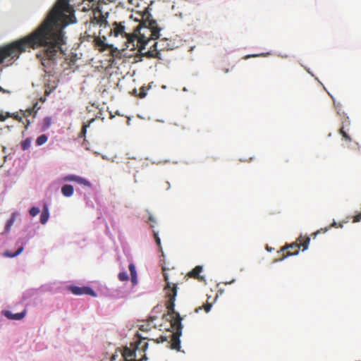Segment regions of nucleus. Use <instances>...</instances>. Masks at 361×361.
I'll return each instance as SVG.
<instances>
[{
  "label": "nucleus",
  "instance_id": "26",
  "mask_svg": "<svg viewBox=\"0 0 361 361\" xmlns=\"http://www.w3.org/2000/svg\"><path fill=\"white\" fill-rule=\"evenodd\" d=\"M11 114L6 113V114H0V121H4L7 118L11 117Z\"/></svg>",
  "mask_w": 361,
  "mask_h": 361
},
{
  "label": "nucleus",
  "instance_id": "22",
  "mask_svg": "<svg viewBox=\"0 0 361 361\" xmlns=\"http://www.w3.org/2000/svg\"><path fill=\"white\" fill-rule=\"evenodd\" d=\"M154 238L155 240L156 244L159 247L160 250H161V240L159 237L158 233L155 231H154Z\"/></svg>",
  "mask_w": 361,
  "mask_h": 361
},
{
  "label": "nucleus",
  "instance_id": "16",
  "mask_svg": "<svg viewBox=\"0 0 361 361\" xmlns=\"http://www.w3.org/2000/svg\"><path fill=\"white\" fill-rule=\"evenodd\" d=\"M70 290H71V292L75 294V295H82L84 294V287L83 288H80V287H78V286H71L70 288Z\"/></svg>",
  "mask_w": 361,
  "mask_h": 361
},
{
  "label": "nucleus",
  "instance_id": "3",
  "mask_svg": "<svg viewBox=\"0 0 361 361\" xmlns=\"http://www.w3.org/2000/svg\"><path fill=\"white\" fill-rule=\"evenodd\" d=\"M310 241V239L309 237L300 235L296 239L295 242L283 247L281 250L282 256L280 260L290 256L298 255L301 247L303 251L306 250L308 248Z\"/></svg>",
  "mask_w": 361,
  "mask_h": 361
},
{
  "label": "nucleus",
  "instance_id": "28",
  "mask_svg": "<svg viewBox=\"0 0 361 361\" xmlns=\"http://www.w3.org/2000/svg\"><path fill=\"white\" fill-rule=\"evenodd\" d=\"M166 341V338L164 336H161L159 338H158L156 340V343H164Z\"/></svg>",
  "mask_w": 361,
  "mask_h": 361
},
{
  "label": "nucleus",
  "instance_id": "21",
  "mask_svg": "<svg viewBox=\"0 0 361 361\" xmlns=\"http://www.w3.org/2000/svg\"><path fill=\"white\" fill-rule=\"evenodd\" d=\"M39 209L36 207H32L29 213L32 216H35L39 213Z\"/></svg>",
  "mask_w": 361,
  "mask_h": 361
},
{
  "label": "nucleus",
  "instance_id": "34",
  "mask_svg": "<svg viewBox=\"0 0 361 361\" xmlns=\"http://www.w3.org/2000/svg\"><path fill=\"white\" fill-rule=\"evenodd\" d=\"M126 166L128 167V168H130L132 166V162L131 161H128L126 163Z\"/></svg>",
  "mask_w": 361,
  "mask_h": 361
},
{
  "label": "nucleus",
  "instance_id": "38",
  "mask_svg": "<svg viewBox=\"0 0 361 361\" xmlns=\"http://www.w3.org/2000/svg\"><path fill=\"white\" fill-rule=\"evenodd\" d=\"M331 226H336V222H334L331 225Z\"/></svg>",
  "mask_w": 361,
  "mask_h": 361
},
{
  "label": "nucleus",
  "instance_id": "8",
  "mask_svg": "<svg viewBox=\"0 0 361 361\" xmlns=\"http://www.w3.org/2000/svg\"><path fill=\"white\" fill-rule=\"evenodd\" d=\"M27 314V310L24 309L21 312L19 313H12L10 311H6L4 315L9 319L13 320H20L23 319Z\"/></svg>",
  "mask_w": 361,
  "mask_h": 361
},
{
  "label": "nucleus",
  "instance_id": "12",
  "mask_svg": "<svg viewBox=\"0 0 361 361\" xmlns=\"http://www.w3.org/2000/svg\"><path fill=\"white\" fill-rule=\"evenodd\" d=\"M49 217V212L47 205H44L40 215V222L44 224L47 222Z\"/></svg>",
  "mask_w": 361,
  "mask_h": 361
},
{
  "label": "nucleus",
  "instance_id": "11",
  "mask_svg": "<svg viewBox=\"0 0 361 361\" xmlns=\"http://www.w3.org/2000/svg\"><path fill=\"white\" fill-rule=\"evenodd\" d=\"M94 46L99 49L100 51H104L107 48V44H105L104 40L99 37H96L94 39Z\"/></svg>",
  "mask_w": 361,
  "mask_h": 361
},
{
  "label": "nucleus",
  "instance_id": "31",
  "mask_svg": "<svg viewBox=\"0 0 361 361\" xmlns=\"http://www.w3.org/2000/svg\"><path fill=\"white\" fill-rule=\"evenodd\" d=\"M334 104L335 106V108L337 110V114H340V111H341V105L340 104H336L335 101H334Z\"/></svg>",
  "mask_w": 361,
  "mask_h": 361
},
{
  "label": "nucleus",
  "instance_id": "19",
  "mask_svg": "<svg viewBox=\"0 0 361 361\" xmlns=\"http://www.w3.org/2000/svg\"><path fill=\"white\" fill-rule=\"evenodd\" d=\"M47 141V137L46 135H41L37 138V145L40 146L44 145Z\"/></svg>",
  "mask_w": 361,
  "mask_h": 361
},
{
  "label": "nucleus",
  "instance_id": "39",
  "mask_svg": "<svg viewBox=\"0 0 361 361\" xmlns=\"http://www.w3.org/2000/svg\"><path fill=\"white\" fill-rule=\"evenodd\" d=\"M141 330L144 331V326H142L141 328H140Z\"/></svg>",
  "mask_w": 361,
  "mask_h": 361
},
{
  "label": "nucleus",
  "instance_id": "7",
  "mask_svg": "<svg viewBox=\"0 0 361 361\" xmlns=\"http://www.w3.org/2000/svg\"><path fill=\"white\" fill-rule=\"evenodd\" d=\"M349 126H350L349 118L346 117L342 121V126L339 130V133L342 135L343 139H344L346 141L350 142L352 140V139L347 133L349 130V128H348Z\"/></svg>",
  "mask_w": 361,
  "mask_h": 361
},
{
  "label": "nucleus",
  "instance_id": "6",
  "mask_svg": "<svg viewBox=\"0 0 361 361\" xmlns=\"http://www.w3.org/2000/svg\"><path fill=\"white\" fill-rule=\"evenodd\" d=\"M61 180L63 182H71V181L75 182L80 185H83V186L88 187V188H90L92 186V184L90 183V182L89 180H87V179L82 178L80 176H76V175H73V174L67 175V176L62 177Z\"/></svg>",
  "mask_w": 361,
  "mask_h": 361
},
{
  "label": "nucleus",
  "instance_id": "18",
  "mask_svg": "<svg viewBox=\"0 0 361 361\" xmlns=\"http://www.w3.org/2000/svg\"><path fill=\"white\" fill-rule=\"evenodd\" d=\"M212 304L211 303H207L206 305H204L202 306H200L199 307H197L195 309L196 312H199L200 310H204L206 312H209L211 310Z\"/></svg>",
  "mask_w": 361,
  "mask_h": 361
},
{
  "label": "nucleus",
  "instance_id": "32",
  "mask_svg": "<svg viewBox=\"0 0 361 361\" xmlns=\"http://www.w3.org/2000/svg\"><path fill=\"white\" fill-rule=\"evenodd\" d=\"M328 228H322L321 230L317 231L316 233H314L313 235L314 236V238L316 237V235L318 234V233H326L327 231Z\"/></svg>",
  "mask_w": 361,
  "mask_h": 361
},
{
  "label": "nucleus",
  "instance_id": "17",
  "mask_svg": "<svg viewBox=\"0 0 361 361\" xmlns=\"http://www.w3.org/2000/svg\"><path fill=\"white\" fill-rule=\"evenodd\" d=\"M31 143H32V139L30 137L26 138L25 140H23L21 142L22 149L23 150L28 149L31 146Z\"/></svg>",
  "mask_w": 361,
  "mask_h": 361
},
{
  "label": "nucleus",
  "instance_id": "10",
  "mask_svg": "<svg viewBox=\"0 0 361 361\" xmlns=\"http://www.w3.org/2000/svg\"><path fill=\"white\" fill-rule=\"evenodd\" d=\"M61 193L66 197H71L74 193L73 185L66 184L61 188Z\"/></svg>",
  "mask_w": 361,
  "mask_h": 361
},
{
  "label": "nucleus",
  "instance_id": "2",
  "mask_svg": "<svg viewBox=\"0 0 361 361\" xmlns=\"http://www.w3.org/2000/svg\"><path fill=\"white\" fill-rule=\"evenodd\" d=\"M162 274L166 283L164 287V290L165 297L167 299L165 303L167 314H164V318L169 320L171 327L176 331L171 335L170 342L171 348L173 350L180 351V341L179 338L181 335V329L183 328L181 324L182 317L174 309L178 290V283L170 280L169 274L166 272V268L164 267H162Z\"/></svg>",
  "mask_w": 361,
  "mask_h": 361
},
{
  "label": "nucleus",
  "instance_id": "23",
  "mask_svg": "<svg viewBox=\"0 0 361 361\" xmlns=\"http://www.w3.org/2000/svg\"><path fill=\"white\" fill-rule=\"evenodd\" d=\"M83 292H84V294H86V295H93V296L96 295L94 291L92 288H88V287H84Z\"/></svg>",
  "mask_w": 361,
  "mask_h": 361
},
{
  "label": "nucleus",
  "instance_id": "13",
  "mask_svg": "<svg viewBox=\"0 0 361 361\" xmlns=\"http://www.w3.org/2000/svg\"><path fill=\"white\" fill-rule=\"evenodd\" d=\"M16 219V214L13 213L11 218L7 221L5 226V233H8L11 230V226L13 225Z\"/></svg>",
  "mask_w": 361,
  "mask_h": 361
},
{
  "label": "nucleus",
  "instance_id": "37",
  "mask_svg": "<svg viewBox=\"0 0 361 361\" xmlns=\"http://www.w3.org/2000/svg\"><path fill=\"white\" fill-rule=\"evenodd\" d=\"M262 54H256V55H252V56L253 57H256V56H261Z\"/></svg>",
  "mask_w": 361,
  "mask_h": 361
},
{
  "label": "nucleus",
  "instance_id": "25",
  "mask_svg": "<svg viewBox=\"0 0 361 361\" xmlns=\"http://www.w3.org/2000/svg\"><path fill=\"white\" fill-rule=\"evenodd\" d=\"M146 94H147V92H146V90H145V87H142L140 89L139 97L144 98L146 96Z\"/></svg>",
  "mask_w": 361,
  "mask_h": 361
},
{
  "label": "nucleus",
  "instance_id": "1",
  "mask_svg": "<svg viewBox=\"0 0 361 361\" xmlns=\"http://www.w3.org/2000/svg\"><path fill=\"white\" fill-rule=\"evenodd\" d=\"M152 3L151 1L143 11H139L141 13V21L128 37V42L132 43L130 49L137 48L142 56L160 59L161 58V51L172 49L166 38H162L159 42H154L149 49L145 51L151 41L159 38L161 30L157 20L152 18L150 13Z\"/></svg>",
  "mask_w": 361,
  "mask_h": 361
},
{
  "label": "nucleus",
  "instance_id": "24",
  "mask_svg": "<svg viewBox=\"0 0 361 361\" xmlns=\"http://www.w3.org/2000/svg\"><path fill=\"white\" fill-rule=\"evenodd\" d=\"M94 119H92L89 123L88 124H83L82 126V130H81V134H82L83 136H85V133H86V131H87V128L90 126V123L94 121Z\"/></svg>",
  "mask_w": 361,
  "mask_h": 361
},
{
  "label": "nucleus",
  "instance_id": "33",
  "mask_svg": "<svg viewBox=\"0 0 361 361\" xmlns=\"http://www.w3.org/2000/svg\"><path fill=\"white\" fill-rule=\"evenodd\" d=\"M148 220L152 223H156V219L152 214L149 215Z\"/></svg>",
  "mask_w": 361,
  "mask_h": 361
},
{
  "label": "nucleus",
  "instance_id": "35",
  "mask_svg": "<svg viewBox=\"0 0 361 361\" xmlns=\"http://www.w3.org/2000/svg\"><path fill=\"white\" fill-rule=\"evenodd\" d=\"M251 56L250 55H247L244 57L245 59H247L248 58H250Z\"/></svg>",
  "mask_w": 361,
  "mask_h": 361
},
{
  "label": "nucleus",
  "instance_id": "36",
  "mask_svg": "<svg viewBox=\"0 0 361 361\" xmlns=\"http://www.w3.org/2000/svg\"><path fill=\"white\" fill-rule=\"evenodd\" d=\"M224 73H227L228 72V68H226L224 70Z\"/></svg>",
  "mask_w": 361,
  "mask_h": 361
},
{
  "label": "nucleus",
  "instance_id": "4",
  "mask_svg": "<svg viewBox=\"0 0 361 361\" xmlns=\"http://www.w3.org/2000/svg\"><path fill=\"white\" fill-rule=\"evenodd\" d=\"M142 341L140 338L139 341L137 342L134 349L132 350L128 347H126L124 348L123 355L126 360V361H147V357L145 355H144L139 360L132 359L133 357H136L137 351L140 350L142 352H145L147 350L148 347V343L147 342H145L142 345Z\"/></svg>",
  "mask_w": 361,
  "mask_h": 361
},
{
  "label": "nucleus",
  "instance_id": "5",
  "mask_svg": "<svg viewBox=\"0 0 361 361\" xmlns=\"http://www.w3.org/2000/svg\"><path fill=\"white\" fill-rule=\"evenodd\" d=\"M109 35H114V37L121 36L122 38L126 39L125 42L126 48L130 49L132 47V43L128 42V37L130 35H131V33H128L126 32V27L123 23L114 22L110 27Z\"/></svg>",
  "mask_w": 361,
  "mask_h": 361
},
{
  "label": "nucleus",
  "instance_id": "20",
  "mask_svg": "<svg viewBox=\"0 0 361 361\" xmlns=\"http://www.w3.org/2000/svg\"><path fill=\"white\" fill-rule=\"evenodd\" d=\"M118 279L121 281H126L128 280V275L126 271H122L118 274Z\"/></svg>",
  "mask_w": 361,
  "mask_h": 361
},
{
  "label": "nucleus",
  "instance_id": "30",
  "mask_svg": "<svg viewBox=\"0 0 361 361\" xmlns=\"http://www.w3.org/2000/svg\"><path fill=\"white\" fill-rule=\"evenodd\" d=\"M107 25L108 22L106 21V20L102 18L100 20V26H104V27H106Z\"/></svg>",
  "mask_w": 361,
  "mask_h": 361
},
{
  "label": "nucleus",
  "instance_id": "27",
  "mask_svg": "<svg viewBox=\"0 0 361 361\" xmlns=\"http://www.w3.org/2000/svg\"><path fill=\"white\" fill-rule=\"evenodd\" d=\"M11 117H13L14 119L18 121H22V116H20L18 114H11Z\"/></svg>",
  "mask_w": 361,
  "mask_h": 361
},
{
  "label": "nucleus",
  "instance_id": "29",
  "mask_svg": "<svg viewBox=\"0 0 361 361\" xmlns=\"http://www.w3.org/2000/svg\"><path fill=\"white\" fill-rule=\"evenodd\" d=\"M361 220V214H358L353 217V222H359Z\"/></svg>",
  "mask_w": 361,
  "mask_h": 361
},
{
  "label": "nucleus",
  "instance_id": "15",
  "mask_svg": "<svg viewBox=\"0 0 361 361\" xmlns=\"http://www.w3.org/2000/svg\"><path fill=\"white\" fill-rule=\"evenodd\" d=\"M23 246H20L15 252H11V251L7 250L4 252V255L8 257H14L20 255L23 251Z\"/></svg>",
  "mask_w": 361,
  "mask_h": 361
},
{
  "label": "nucleus",
  "instance_id": "14",
  "mask_svg": "<svg viewBox=\"0 0 361 361\" xmlns=\"http://www.w3.org/2000/svg\"><path fill=\"white\" fill-rule=\"evenodd\" d=\"M128 268L131 275V281L133 284H135L137 283V272L135 267L133 264L131 263L129 264Z\"/></svg>",
  "mask_w": 361,
  "mask_h": 361
},
{
  "label": "nucleus",
  "instance_id": "9",
  "mask_svg": "<svg viewBox=\"0 0 361 361\" xmlns=\"http://www.w3.org/2000/svg\"><path fill=\"white\" fill-rule=\"evenodd\" d=\"M202 271V266H196L191 271L188 272V276L190 278H193L197 279L199 281H203L204 276L200 275V273Z\"/></svg>",
  "mask_w": 361,
  "mask_h": 361
}]
</instances>
